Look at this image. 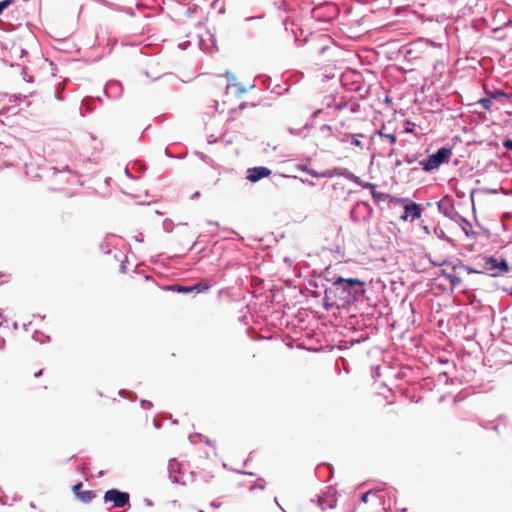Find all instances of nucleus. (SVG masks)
Returning <instances> with one entry per match:
<instances>
[{
	"mask_svg": "<svg viewBox=\"0 0 512 512\" xmlns=\"http://www.w3.org/2000/svg\"><path fill=\"white\" fill-rule=\"evenodd\" d=\"M364 297L365 283L362 280L334 276L331 280V285L325 287L323 307L326 310L335 307L349 311L358 302H363Z\"/></svg>",
	"mask_w": 512,
	"mask_h": 512,
	"instance_id": "1",
	"label": "nucleus"
},
{
	"mask_svg": "<svg viewBox=\"0 0 512 512\" xmlns=\"http://www.w3.org/2000/svg\"><path fill=\"white\" fill-rule=\"evenodd\" d=\"M451 155L452 148L444 146L439 148L435 153L429 155L427 159L420 161V165L424 171L430 172L438 169L443 163L448 162Z\"/></svg>",
	"mask_w": 512,
	"mask_h": 512,
	"instance_id": "2",
	"label": "nucleus"
},
{
	"mask_svg": "<svg viewBox=\"0 0 512 512\" xmlns=\"http://www.w3.org/2000/svg\"><path fill=\"white\" fill-rule=\"evenodd\" d=\"M103 500L105 503L112 502L111 508H127L131 507L130 494L118 488H111L105 491Z\"/></svg>",
	"mask_w": 512,
	"mask_h": 512,
	"instance_id": "3",
	"label": "nucleus"
},
{
	"mask_svg": "<svg viewBox=\"0 0 512 512\" xmlns=\"http://www.w3.org/2000/svg\"><path fill=\"white\" fill-rule=\"evenodd\" d=\"M489 268V276L498 277L510 272V266L503 257L486 256Z\"/></svg>",
	"mask_w": 512,
	"mask_h": 512,
	"instance_id": "4",
	"label": "nucleus"
},
{
	"mask_svg": "<svg viewBox=\"0 0 512 512\" xmlns=\"http://www.w3.org/2000/svg\"><path fill=\"white\" fill-rule=\"evenodd\" d=\"M402 221H407L410 219L411 221H414L416 219H419L422 215V208L419 204L411 201L409 198H403L402 197Z\"/></svg>",
	"mask_w": 512,
	"mask_h": 512,
	"instance_id": "5",
	"label": "nucleus"
},
{
	"mask_svg": "<svg viewBox=\"0 0 512 512\" xmlns=\"http://www.w3.org/2000/svg\"><path fill=\"white\" fill-rule=\"evenodd\" d=\"M402 203H404V201H402V197H395V196L386 194V208L388 209V211L390 213V218H391L390 223H393L394 220L402 221V217H401V214L403 213L401 210Z\"/></svg>",
	"mask_w": 512,
	"mask_h": 512,
	"instance_id": "6",
	"label": "nucleus"
},
{
	"mask_svg": "<svg viewBox=\"0 0 512 512\" xmlns=\"http://www.w3.org/2000/svg\"><path fill=\"white\" fill-rule=\"evenodd\" d=\"M272 171L265 166L250 167L246 171V179L251 183L259 182L271 175Z\"/></svg>",
	"mask_w": 512,
	"mask_h": 512,
	"instance_id": "7",
	"label": "nucleus"
},
{
	"mask_svg": "<svg viewBox=\"0 0 512 512\" xmlns=\"http://www.w3.org/2000/svg\"><path fill=\"white\" fill-rule=\"evenodd\" d=\"M336 173L337 176H342L353 183L357 184L358 186L362 188H372L374 189L376 187L375 184L370 182H365L360 179V177L356 176L354 173H352L349 169L343 168V167H336Z\"/></svg>",
	"mask_w": 512,
	"mask_h": 512,
	"instance_id": "8",
	"label": "nucleus"
},
{
	"mask_svg": "<svg viewBox=\"0 0 512 512\" xmlns=\"http://www.w3.org/2000/svg\"><path fill=\"white\" fill-rule=\"evenodd\" d=\"M123 87L119 81L110 80L104 86V94L109 99H119L122 96Z\"/></svg>",
	"mask_w": 512,
	"mask_h": 512,
	"instance_id": "9",
	"label": "nucleus"
},
{
	"mask_svg": "<svg viewBox=\"0 0 512 512\" xmlns=\"http://www.w3.org/2000/svg\"><path fill=\"white\" fill-rule=\"evenodd\" d=\"M404 46H398L397 42L389 37L386 32V57L388 59H395L399 55L404 56Z\"/></svg>",
	"mask_w": 512,
	"mask_h": 512,
	"instance_id": "10",
	"label": "nucleus"
},
{
	"mask_svg": "<svg viewBox=\"0 0 512 512\" xmlns=\"http://www.w3.org/2000/svg\"><path fill=\"white\" fill-rule=\"evenodd\" d=\"M102 103V98L100 96L92 97L86 96L81 101V106L79 107V113L81 116H85L87 113H91L94 111L96 104Z\"/></svg>",
	"mask_w": 512,
	"mask_h": 512,
	"instance_id": "11",
	"label": "nucleus"
},
{
	"mask_svg": "<svg viewBox=\"0 0 512 512\" xmlns=\"http://www.w3.org/2000/svg\"><path fill=\"white\" fill-rule=\"evenodd\" d=\"M183 474L182 465L176 458H171L168 462V476L173 483L180 484V476Z\"/></svg>",
	"mask_w": 512,
	"mask_h": 512,
	"instance_id": "12",
	"label": "nucleus"
},
{
	"mask_svg": "<svg viewBox=\"0 0 512 512\" xmlns=\"http://www.w3.org/2000/svg\"><path fill=\"white\" fill-rule=\"evenodd\" d=\"M370 376L371 379L373 380V384L376 386L375 393L380 396L381 392L379 391V389L384 387V381L380 380V378L382 377V367L380 364L371 365Z\"/></svg>",
	"mask_w": 512,
	"mask_h": 512,
	"instance_id": "13",
	"label": "nucleus"
},
{
	"mask_svg": "<svg viewBox=\"0 0 512 512\" xmlns=\"http://www.w3.org/2000/svg\"><path fill=\"white\" fill-rule=\"evenodd\" d=\"M261 18L262 16H250L245 18L244 28L249 37H255L261 29V25L258 23Z\"/></svg>",
	"mask_w": 512,
	"mask_h": 512,
	"instance_id": "14",
	"label": "nucleus"
},
{
	"mask_svg": "<svg viewBox=\"0 0 512 512\" xmlns=\"http://www.w3.org/2000/svg\"><path fill=\"white\" fill-rule=\"evenodd\" d=\"M383 493H384V489H382V488L370 489V490L366 491L365 493H363L361 495L360 500L363 503H367L368 502V498L370 496H375V497H377L379 499L380 504H382L383 501H384V494Z\"/></svg>",
	"mask_w": 512,
	"mask_h": 512,
	"instance_id": "15",
	"label": "nucleus"
},
{
	"mask_svg": "<svg viewBox=\"0 0 512 512\" xmlns=\"http://www.w3.org/2000/svg\"><path fill=\"white\" fill-rule=\"evenodd\" d=\"M336 138L340 142L350 143V144H352L354 146L362 147V143L358 139L357 135H353V134H350V133H339V134L336 135Z\"/></svg>",
	"mask_w": 512,
	"mask_h": 512,
	"instance_id": "16",
	"label": "nucleus"
},
{
	"mask_svg": "<svg viewBox=\"0 0 512 512\" xmlns=\"http://www.w3.org/2000/svg\"><path fill=\"white\" fill-rule=\"evenodd\" d=\"M437 206H438V210L441 213H443L446 217L452 218L453 214H456L453 206L447 201L440 200L437 203Z\"/></svg>",
	"mask_w": 512,
	"mask_h": 512,
	"instance_id": "17",
	"label": "nucleus"
},
{
	"mask_svg": "<svg viewBox=\"0 0 512 512\" xmlns=\"http://www.w3.org/2000/svg\"><path fill=\"white\" fill-rule=\"evenodd\" d=\"M165 290L181 294L192 293V285L172 284L165 287Z\"/></svg>",
	"mask_w": 512,
	"mask_h": 512,
	"instance_id": "18",
	"label": "nucleus"
},
{
	"mask_svg": "<svg viewBox=\"0 0 512 512\" xmlns=\"http://www.w3.org/2000/svg\"><path fill=\"white\" fill-rule=\"evenodd\" d=\"M96 491L94 490H86L81 491L77 494L76 498L79 499L82 503L88 504L92 502V500L96 497Z\"/></svg>",
	"mask_w": 512,
	"mask_h": 512,
	"instance_id": "19",
	"label": "nucleus"
},
{
	"mask_svg": "<svg viewBox=\"0 0 512 512\" xmlns=\"http://www.w3.org/2000/svg\"><path fill=\"white\" fill-rule=\"evenodd\" d=\"M207 36H208V40L210 41L211 43V47H209L208 45H206L205 43V39L204 38H201L200 39V42H199V45H200V48L202 50H210L211 48L217 50V46H216V43H217V40H216V37L215 35L211 34L209 31L207 32Z\"/></svg>",
	"mask_w": 512,
	"mask_h": 512,
	"instance_id": "20",
	"label": "nucleus"
},
{
	"mask_svg": "<svg viewBox=\"0 0 512 512\" xmlns=\"http://www.w3.org/2000/svg\"><path fill=\"white\" fill-rule=\"evenodd\" d=\"M211 286L205 281H198L192 284V292L204 293L209 291Z\"/></svg>",
	"mask_w": 512,
	"mask_h": 512,
	"instance_id": "21",
	"label": "nucleus"
},
{
	"mask_svg": "<svg viewBox=\"0 0 512 512\" xmlns=\"http://www.w3.org/2000/svg\"><path fill=\"white\" fill-rule=\"evenodd\" d=\"M442 275L445 279H447L452 287H457L461 284L462 279L454 274L447 273L446 271H442Z\"/></svg>",
	"mask_w": 512,
	"mask_h": 512,
	"instance_id": "22",
	"label": "nucleus"
},
{
	"mask_svg": "<svg viewBox=\"0 0 512 512\" xmlns=\"http://www.w3.org/2000/svg\"><path fill=\"white\" fill-rule=\"evenodd\" d=\"M33 340L43 344L51 341V337L49 335H45L43 332L39 330H35L32 334Z\"/></svg>",
	"mask_w": 512,
	"mask_h": 512,
	"instance_id": "23",
	"label": "nucleus"
},
{
	"mask_svg": "<svg viewBox=\"0 0 512 512\" xmlns=\"http://www.w3.org/2000/svg\"><path fill=\"white\" fill-rule=\"evenodd\" d=\"M433 265H435V266L450 265L453 270L462 269L464 267V263L459 259H457L455 262H449L447 260H444L442 263L433 262Z\"/></svg>",
	"mask_w": 512,
	"mask_h": 512,
	"instance_id": "24",
	"label": "nucleus"
},
{
	"mask_svg": "<svg viewBox=\"0 0 512 512\" xmlns=\"http://www.w3.org/2000/svg\"><path fill=\"white\" fill-rule=\"evenodd\" d=\"M376 136H378L381 139L384 137V122H381L379 127L370 136V144H372V145L375 144Z\"/></svg>",
	"mask_w": 512,
	"mask_h": 512,
	"instance_id": "25",
	"label": "nucleus"
},
{
	"mask_svg": "<svg viewBox=\"0 0 512 512\" xmlns=\"http://www.w3.org/2000/svg\"><path fill=\"white\" fill-rule=\"evenodd\" d=\"M487 264H488V263H487V259H486V256H485V257H483V258L481 259V261H480V262H478V263H477V265H476L477 271H479V273H478V274H484V273H486V274H488V275H489V268H488V265H487Z\"/></svg>",
	"mask_w": 512,
	"mask_h": 512,
	"instance_id": "26",
	"label": "nucleus"
},
{
	"mask_svg": "<svg viewBox=\"0 0 512 512\" xmlns=\"http://www.w3.org/2000/svg\"><path fill=\"white\" fill-rule=\"evenodd\" d=\"M487 95L492 99H497L499 97H509V94L504 92L503 90L496 89L493 91H487Z\"/></svg>",
	"mask_w": 512,
	"mask_h": 512,
	"instance_id": "27",
	"label": "nucleus"
},
{
	"mask_svg": "<svg viewBox=\"0 0 512 512\" xmlns=\"http://www.w3.org/2000/svg\"><path fill=\"white\" fill-rule=\"evenodd\" d=\"M119 395L122 397V398H125V399H128L130 401H135L137 399V394L133 391H130V390H120L119 391Z\"/></svg>",
	"mask_w": 512,
	"mask_h": 512,
	"instance_id": "28",
	"label": "nucleus"
},
{
	"mask_svg": "<svg viewBox=\"0 0 512 512\" xmlns=\"http://www.w3.org/2000/svg\"><path fill=\"white\" fill-rule=\"evenodd\" d=\"M333 176H337L336 167H334L332 169L324 170L322 172H318L317 178H331Z\"/></svg>",
	"mask_w": 512,
	"mask_h": 512,
	"instance_id": "29",
	"label": "nucleus"
},
{
	"mask_svg": "<svg viewBox=\"0 0 512 512\" xmlns=\"http://www.w3.org/2000/svg\"><path fill=\"white\" fill-rule=\"evenodd\" d=\"M297 168L303 172H306L308 173L309 175H311L312 177H315L317 178L318 177V171L314 170V169H311L309 168L307 165L305 164H298L297 165Z\"/></svg>",
	"mask_w": 512,
	"mask_h": 512,
	"instance_id": "30",
	"label": "nucleus"
},
{
	"mask_svg": "<svg viewBox=\"0 0 512 512\" xmlns=\"http://www.w3.org/2000/svg\"><path fill=\"white\" fill-rule=\"evenodd\" d=\"M76 470L84 476L86 481H88L92 477V475L88 473V466L86 464L78 465Z\"/></svg>",
	"mask_w": 512,
	"mask_h": 512,
	"instance_id": "31",
	"label": "nucleus"
},
{
	"mask_svg": "<svg viewBox=\"0 0 512 512\" xmlns=\"http://www.w3.org/2000/svg\"><path fill=\"white\" fill-rule=\"evenodd\" d=\"M164 416L165 418H172V415L169 414V415H166L164 413H159L157 416L154 417L153 419V426L156 428V429H160L162 427V422L159 420L160 417Z\"/></svg>",
	"mask_w": 512,
	"mask_h": 512,
	"instance_id": "32",
	"label": "nucleus"
},
{
	"mask_svg": "<svg viewBox=\"0 0 512 512\" xmlns=\"http://www.w3.org/2000/svg\"><path fill=\"white\" fill-rule=\"evenodd\" d=\"M162 226H163V230L165 232L170 233L173 231L175 224L171 219L166 218V219H164Z\"/></svg>",
	"mask_w": 512,
	"mask_h": 512,
	"instance_id": "33",
	"label": "nucleus"
},
{
	"mask_svg": "<svg viewBox=\"0 0 512 512\" xmlns=\"http://www.w3.org/2000/svg\"><path fill=\"white\" fill-rule=\"evenodd\" d=\"M257 78L259 79L261 85H263L265 88H269L272 82V79L268 75H258Z\"/></svg>",
	"mask_w": 512,
	"mask_h": 512,
	"instance_id": "34",
	"label": "nucleus"
},
{
	"mask_svg": "<svg viewBox=\"0 0 512 512\" xmlns=\"http://www.w3.org/2000/svg\"><path fill=\"white\" fill-rule=\"evenodd\" d=\"M318 505L320 506V508L322 510H325L326 508H333L335 506V500L331 501V502H326L323 500L322 497H318Z\"/></svg>",
	"mask_w": 512,
	"mask_h": 512,
	"instance_id": "35",
	"label": "nucleus"
},
{
	"mask_svg": "<svg viewBox=\"0 0 512 512\" xmlns=\"http://www.w3.org/2000/svg\"><path fill=\"white\" fill-rule=\"evenodd\" d=\"M479 104L482 106L483 109H485L487 111L491 110L492 102H491V98L489 96L486 98H481L479 100Z\"/></svg>",
	"mask_w": 512,
	"mask_h": 512,
	"instance_id": "36",
	"label": "nucleus"
},
{
	"mask_svg": "<svg viewBox=\"0 0 512 512\" xmlns=\"http://www.w3.org/2000/svg\"><path fill=\"white\" fill-rule=\"evenodd\" d=\"M15 3V0H0V15L4 13V11Z\"/></svg>",
	"mask_w": 512,
	"mask_h": 512,
	"instance_id": "37",
	"label": "nucleus"
},
{
	"mask_svg": "<svg viewBox=\"0 0 512 512\" xmlns=\"http://www.w3.org/2000/svg\"><path fill=\"white\" fill-rule=\"evenodd\" d=\"M435 234H436V236H437L439 239L445 240V241H447V242H449V243H451V242H452L451 238L447 237V236L445 235V232H444V231H443V229H441V228H435Z\"/></svg>",
	"mask_w": 512,
	"mask_h": 512,
	"instance_id": "38",
	"label": "nucleus"
},
{
	"mask_svg": "<svg viewBox=\"0 0 512 512\" xmlns=\"http://www.w3.org/2000/svg\"><path fill=\"white\" fill-rule=\"evenodd\" d=\"M320 132L323 133L326 137H330L333 135L332 133V127L328 124H323L320 127Z\"/></svg>",
	"mask_w": 512,
	"mask_h": 512,
	"instance_id": "39",
	"label": "nucleus"
},
{
	"mask_svg": "<svg viewBox=\"0 0 512 512\" xmlns=\"http://www.w3.org/2000/svg\"><path fill=\"white\" fill-rule=\"evenodd\" d=\"M188 438L191 443H198V442L202 441V438H205V436L202 435L201 433H192L189 435Z\"/></svg>",
	"mask_w": 512,
	"mask_h": 512,
	"instance_id": "40",
	"label": "nucleus"
},
{
	"mask_svg": "<svg viewBox=\"0 0 512 512\" xmlns=\"http://www.w3.org/2000/svg\"><path fill=\"white\" fill-rule=\"evenodd\" d=\"M372 197L375 202L380 203L381 201H384V192H382V191L372 192Z\"/></svg>",
	"mask_w": 512,
	"mask_h": 512,
	"instance_id": "41",
	"label": "nucleus"
},
{
	"mask_svg": "<svg viewBox=\"0 0 512 512\" xmlns=\"http://www.w3.org/2000/svg\"><path fill=\"white\" fill-rule=\"evenodd\" d=\"M99 249L104 253V254H110L111 253V250L109 248V244L103 240L100 244H99Z\"/></svg>",
	"mask_w": 512,
	"mask_h": 512,
	"instance_id": "42",
	"label": "nucleus"
},
{
	"mask_svg": "<svg viewBox=\"0 0 512 512\" xmlns=\"http://www.w3.org/2000/svg\"><path fill=\"white\" fill-rule=\"evenodd\" d=\"M381 158H382L381 155L376 156L373 154L371 157V167L376 165L379 168L381 165Z\"/></svg>",
	"mask_w": 512,
	"mask_h": 512,
	"instance_id": "43",
	"label": "nucleus"
},
{
	"mask_svg": "<svg viewBox=\"0 0 512 512\" xmlns=\"http://www.w3.org/2000/svg\"><path fill=\"white\" fill-rule=\"evenodd\" d=\"M83 487V483L82 482H77L76 484H74L72 486V491L75 495V497L77 496V494H79L81 492V488Z\"/></svg>",
	"mask_w": 512,
	"mask_h": 512,
	"instance_id": "44",
	"label": "nucleus"
},
{
	"mask_svg": "<svg viewBox=\"0 0 512 512\" xmlns=\"http://www.w3.org/2000/svg\"><path fill=\"white\" fill-rule=\"evenodd\" d=\"M321 467L326 468L329 471V476L327 478V480H329L331 478L332 474H333V470H334L333 466L331 464H329V463H323V464H321L318 467V469L321 468Z\"/></svg>",
	"mask_w": 512,
	"mask_h": 512,
	"instance_id": "45",
	"label": "nucleus"
},
{
	"mask_svg": "<svg viewBox=\"0 0 512 512\" xmlns=\"http://www.w3.org/2000/svg\"><path fill=\"white\" fill-rule=\"evenodd\" d=\"M140 405L143 409H150L153 407V403L146 399L140 400Z\"/></svg>",
	"mask_w": 512,
	"mask_h": 512,
	"instance_id": "46",
	"label": "nucleus"
},
{
	"mask_svg": "<svg viewBox=\"0 0 512 512\" xmlns=\"http://www.w3.org/2000/svg\"><path fill=\"white\" fill-rule=\"evenodd\" d=\"M334 102V108L337 110H343L347 105L346 102L343 100L336 102V100L334 99Z\"/></svg>",
	"mask_w": 512,
	"mask_h": 512,
	"instance_id": "47",
	"label": "nucleus"
},
{
	"mask_svg": "<svg viewBox=\"0 0 512 512\" xmlns=\"http://www.w3.org/2000/svg\"><path fill=\"white\" fill-rule=\"evenodd\" d=\"M464 271H466L468 274H478L479 271H477L476 267H470L468 265L464 264V267L462 268Z\"/></svg>",
	"mask_w": 512,
	"mask_h": 512,
	"instance_id": "48",
	"label": "nucleus"
},
{
	"mask_svg": "<svg viewBox=\"0 0 512 512\" xmlns=\"http://www.w3.org/2000/svg\"><path fill=\"white\" fill-rule=\"evenodd\" d=\"M378 353L381 355V360L384 361V349L376 347V348L372 349L371 351H369V354L376 355Z\"/></svg>",
	"mask_w": 512,
	"mask_h": 512,
	"instance_id": "49",
	"label": "nucleus"
},
{
	"mask_svg": "<svg viewBox=\"0 0 512 512\" xmlns=\"http://www.w3.org/2000/svg\"><path fill=\"white\" fill-rule=\"evenodd\" d=\"M288 90H289V89H288V88H286V89H284V91H282V90H281V86H280V85H276V86H274V87H273L272 92H274V93H276V94H278V95H282V94H284V93L288 92Z\"/></svg>",
	"mask_w": 512,
	"mask_h": 512,
	"instance_id": "50",
	"label": "nucleus"
},
{
	"mask_svg": "<svg viewBox=\"0 0 512 512\" xmlns=\"http://www.w3.org/2000/svg\"><path fill=\"white\" fill-rule=\"evenodd\" d=\"M417 154H412V155H406L405 157V161L408 163V164H412L413 162H415L417 160Z\"/></svg>",
	"mask_w": 512,
	"mask_h": 512,
	"instance_id": "51",
	"label": "nucleus"
},
{
	"mask_svg": "<svg viewBox=\"0 0 512 512\" xmlns=\"http://www.w3.org/2000/svg\"><path fill=\"white\" fill-rule=\"evenodd\" d=\"M245 92H247V88L245 86H243L242 84H239L237 86V96H240Z\"/></svg>",
	"mask_w": 512,
	"mask_h": 512,
	"instance_id": "52",
	"label": "nucleus"
},
{
	"mask_svg": "<svg viewBox=\"0 0 512 512\" xmlns=\"http://www.w3.org/2000/svg\"><path fill=\"white\" fill-rule=\"evenodd\" d=\"M224 76L228 79V80H231V81H236V76L230 72V71H226L224 73Z\"/></svg>",
	"mask_w": 512,
	"mask_h": 512,
	"instance_id": "53",
	"label": "nucleus"
},
{
	"mask_svg": "<svg viewBox=\"0 0 512 512\" xmlns=\"http://www.w3.org/2000/svg\"><path fill=\"white\" fill-rule=\"evenodd\" d=\"M288 132H289L290 134H292V135H297V136H299V135H301V133H302V129H298V130H297V129H294V128L289 127V128H288Z\"/></svg>",
	"mask_w": 512,
	"mask_h": 512,
	"instance_id": "54",
	"label": "nucleus"
},
{
	"mask_svg": "<svg viewBox=\"0 0 512 512\" xmlns=\"http://www.w3.org/2000/svg\"><path fill=\"white\" fill-rule=\"evenodd\" d=\"M222 141L224 142L225 145H230L233 143L232 138H228L226 134H223Z\"/></svg>",
	"mask_w": 512,
	"mask_h": 512,
	"instance_id": "55",
	"label": "nucleus"
},
{
	"mask_svg": "<svg viewBox=\"0 0 512 512\" xmlns=\"http://www.w3.org/2000/svg\"><path fill=\"white\" fill-rule=\"evenodd\" d=\"M135 241L142 243L144 241V235L143 233H138L134 236Z\"/></svg>",
	"mask_w": 512,
	"mask_h": 512,
	"instance_id": "56",
	"label": "nucleus"
},
{
	"mask_svg": "<svg viewBox=\"0 0 512 512\" xmlns=\"http://www.w3.org/2000/svg\"><path fill=\"white\" fill-rule=\"evenodd\" d=\"M202 441H203L205 444L209 445V446H214V444H215V442H214L213 440L209 439V438H208V437H206V436H205V438H202Z\"/></svg>",
	"mask_w": 512,
	"mask_h": 512,
	"instance_id": "57",
	"label": "nucleus"
},
{
	"mask_svg": "<svg viewBox=\"0 0 512 512\" xmlns=\"http://www.w3.org/2000/svg\"><path fill=\"white\" fill-rule=\"evenodd\" d=\"M503 145L508 150H512V140H506Z\"/></svg>",
	"mask_w": 512,
	"mask_h": 512,
	"instance_id": "58",
	"label": "nucleus"
},
{
	"mask_svg": "<svg viewBox=\"0 0 512 512\" xmlns=\"http://www.w3.org/2000/svg\"><path fill=\"white\" fill-rule=\"evenodd\" d=\"M386 139H389L392 143L396 141V136L394 134L386 133Z\"/></svg>",
	"mask_w": 512,
	"mask_h": 512,
	"instance_id": "59",
	"label": "nucleus"
},
{
	"mask_svg": "<svg viewBox=\"0 0 512 512\" xmlns=\"http://www.w3.org/2000/svg\"><path fill=\"white\" fill-rule=\"evenodd\" d=\"M6 346V340L3 337H0V350H4Z\"/></svg>",
	"mask_w": 512,
	"mask_h": 512,
	"instance_id": "60",
	"label": "nucleus"
},
{
	"mask_svg": "<svg viewBox=\"0 0 512 512\" xmlns=\"http://www.w3.org/2000/svg\"><path fill=\"white\" fill-rule=\"evenodd\" d=\"M265 488V485L264 484H255L251 487V489H260V490H263Z\"/></svg>",
	"mask_w": 512,
	"mask_h": 512,
	"instance_id": "61",
	"label": "nucleus"
},
{
	"mask_svg": "<svg viewBox=\"0 0 512 512\" xmlns=\"http://www.w3.org/2000/svg\"><path fill=\"white\" fill-rule=\"evenodd\" d=\"M144 503L149 507H152L154 505L153 501L149 498H145Z\"/></svg>",
	"mask_w": 512,
	"mask_h": 512,
	"instance_id": "62",
	"label": "nucleus"
},
{
	"mask_svg": "<svg viewBox=\"0 0 512 512\" xmlns=\"http://www.w3.org/2000/svg\"><path fill=\"white\" fill-rule=\"evenodd\" d=\"M210 505L213 508H219L221 506V503L214 500L210 503Z\"/></svg>",
	"mask_w": 512,
	"mask_h": 512,
	"instance_id": "63",
	"label": "nucleus"
},
{
	"mask_svg": "<svg viewBox=\"0 0 512 512\" xmlns=\"http://www.w3.org/2000/svg\"><path fill=\"white\" fill-rule=\"evenodd\" d=\"M120 273H126V265H125V262H121V265H120Z\"/></svg>",
	"mask_w": 512,
	"mask_h": 512,
	"instance_id": "64",
	"label": "nucleus"
}]
</instances>
